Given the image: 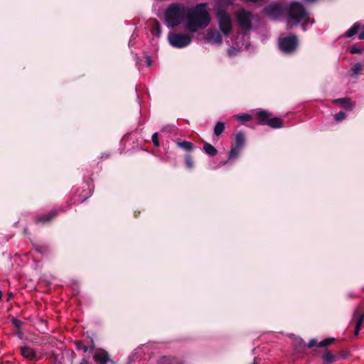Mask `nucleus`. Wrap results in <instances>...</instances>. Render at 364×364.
<instances>
[{
    "label": "nucleus",
    "mask_w": 364,
    "mask_h": 364,
    "mask_svg": "<svg viewBox=\"0 0 364 364\" xmlns=\"http://www.w3.org/2000/svg\"><path fill=\"white\" fill-rule=\"evenodd\" d=\"M187 6L183 3L170 4L164 12V21L168 28H176L186 19Z\"/></svg>",
    "instance_id": "nucleus-2"
},
{
    "label": "nucleus",
    "mask_w": 364,
    "mask_h": 364,
    "mask_svg": "<svg viewBox=\"0 0 364 364\" xmlns=\"http://www.w3.org/2000/svg\"><path fill=\"white\" fill-rule=\"evenodd\" d=\"M203 150L207 154L210 156H215L218 153L217 149L209 143L204 144Z\"/></svg>",
    "instance_id": "nucleus-20"
},
{
    "label": "nucleus",
    "mask_w": 364,
    "mask_h": 364,
    "mask_svg": "<svg viewBox=\"0 0 364 364\" xmlns=\"http://www.w3.org/2000/svg\"><path fill=\"white\" fill-rule=\"evenodd\" d=\"M353 318L356 320L354 334L355 336H358L360 330L364 326V304H360L355 310Z\"/></svg>",
    "instance_id": "nucleus-8"
},
{
    "label": "nucleus",
    "mask_w": 364,
    "mask_h": 364,
    "mask_svg": "<svg viewBox=\"0 0 364 364\" xmlns=\"http://www.w3.org/2000/svg\"><path fill=\"white\" fill-rule=\"evenodd\" d=\"M168 39L173 47L182 48L191 44L192 36L188 34L173 32L168 34Z\"/></svg>",
    "instance_id": "nucleus-5"
},
{
    "label": "nucleus",
    "mask_w": 364,
    "mask_h": 364,
    "mask_svg": "<svg viewBox=\"0 0 364 364\" xmlns=\"http://www.w3.org/2000/svg\"><path fill=\"white\" fill-rule=\"evenodd\" d=\"M333 341H334L333 338H327V339H325V340L321 341L318 344V346L320 347H326V346L331 345L333 342Z\"/></svg>",
    "instance_id": "nucleus-28"
},
{
    "label": "nucleus",
    "mask_w": 364,
    "mask_h": 364,
    "mask_svg": "<svg viewBox=\"0 0 364 364\" xmlns=\"http://www.w3.org/2000/svg\"><path fill=\"white\" fill-rule=\"evenodd\" d=\"M358 38L364 40V26L360 28V32L358 33Z\"/></svg>",
    "instance_id": "nucleus-37"
},
{
    "label": "nucleus",
    "mask_w": 364,
    "mask_h": 364,
    "mask_svg": "<svg viewBox=\"0 0 364 364\" xmlns=\"http://www.w3.org/2000/svg\"><path fill=\"white\" fill-rule=\"evenodd\" d=\"M176 128L174 125H167L162 129V131H166L170 133L174 132Z\"/></svg>",
    "instance_id": "nucleus-35"
},
{
    "label": "nucleus",
    "mask_w": 364,
    "mask_h": 364,
    "mask_svg": "<svg viewBox=\"0 0 364 364\" xmlns=\"http://www.w3.org/2000/svg\"><path fill=\"white\" fill-rule=\"evenodd\" d=\"M150 31L151 34L159 38L161 33V26L159 22L156 19H152L149 21Z\"/></svg>",
    "instance_id": "nucleus-10"
},
{
    "label": "nucleus",
    "mask_w": 364,
    "mask_h": 364,
    "mask_svg": "<svg viewBox=\"0 0 364 364\" xmlns=\"http://www.w3.org/2000/svg\"><path fill=\"white\" fill-rule=\"evenodd\" d=\"M334 102L341 104L347 110H351L354 107V104L348 98L336 99Z\"/></svg>",
    "instance_id": "nucleus-15"
},
{
    "label": "nucleus",
    "mask_w": 364,
    "mask_h": 364,
    "mask_svg": "<svg viewBox=\"0 0 364 364\" xmlns=\"http://www.w3.org/2000/svg\"><path fill=\"white\" fill-rule=\"evenodd\" d=\"M235 51H236V50H235V49H234V48H230V49H229V50H228V53H229V55H233V54H234V53H235Z\"/></svg>",
    "instance_id": "nucleus-39"
},
{
    "label": "nucleus",
    "mask_w": 364,
    "mask_h": 364,
    "mask_svg": "<svg viewBox=\"0 0 364 364\" xmlns=\"http://www.w3.org/2000/svg\"><path fill=\"white\" fill-rule=\"evenodd\" d=\"M333 355L329 352H326L323 355V360L324 363H329L333 360Z\"/></svg>",
    "instance_id": "nucleus-26"
},
{
    "label": "nucleus",
    "mask_w": 364,
    "mask_h": 364,
    "mask_svg": "<svg viewBox=\"0 0 364 364\" xmlns=\"http://www.w3.org/2000/svg\"><path fill=\"white\" fill-rule=\"evenodd\" d=\"M360 29V23H355L353 26L348 29L344 34V36L346 38H350L358 33V31Z\"/></svg>",
    "instance_id": "nucleus-19"
},
{
    "label": "nucleus",
    "mask_w": 364,
    "mask_h": 364,
    "mask_svg": "<svg viewBox=\"0 0 364 364\" xmlns=\"http://www.w3.org/2000/svg\"><path fill=\"white\" fill-rule=\"evenodd\" d=\"M235 117L239 121L242 122L250 120V116L247 114H237Z\"/></svg>",
    "instance_id": "nucleus-29"
},
{
    "label": "nucleus",
    "mask_w": 364,
    "mask_h": 364,
    "mask_svg": "<svg viewBox=\"0 0 364 364\" xmlns=\"http://www.w3.org/2000/svg\"><path fill=\"white\" fill-rule=\"evenodd\" d=\"M363 51V49L362 48H359L357 46H353L350 49V52L351 53H362Z\"/></svg>",
    "instance_id": "nucleus-33"
},
{
    "label": "nucleus",
    "mask_w": 364,
    "mask_h": 364,
    "mask_svg": "<svg viewBox=\"0 0 364 364\" xmlns=\"http://www.w3.org/2000/svg\"><path fill=\"white\" fill-rule=\"evenodd\" d=\"M145 63L148 67L151 66L152 61H151V58L150 56H146Z\"/></svg>",
    "instance_id": "nucleus-38"
},
{
    "label": "nucleus",
    "mask_w": 364,
    "mask_h": 364,
    "mask_svg": "<svg viewBox=\"0 0 364 364\" xmlns=\"http://www.w3.org/2000/svg\"><path fill=\"white\" fill-rule=\"evenodd\" d=\"M245 142V136L242 132H238L235 134V146L242 149Z\"/></svg>",
    "instance_id": "nucleus-18"
},
{
    "label": "nucleus",
    "mask_w": 364,
    "mask_h": 364,
    "mask_svg": "<svg viewBox=\"0 0 364 364\" xmlns=\"http://www.w3.org/2000/svg\"><path fill=\"white\" fill-rule=\"evenodd\" d=\"M185 162L187 168H192L193 167V161L191 156H186Z\"/></svg>",
    "instance_id": "nucleus-30"
},
{
    "label": "nucleus",
    "mask_w": 364,
    "mask_h": 364,
    "mask_svg": "<svg viewBox=\"0 0 364 364\" xmlns=\"http://www.w3.org/2000/svg\"><path fill=\"white\" fill-rule=\"evenodd\" d=\"M80 364H92L91 363H90L86 359H83L82 360V361L80 363Z\"/></svg>",
    "instance_id": "nucleus-40"
},
{
    "label": "nucleus",
    "mask_w": 364,
    "mask_h": 364,
    "mask_svg": "<svg viewBox=\"0 0 364 364\" xmlns=\"http://www.w3.org/2000/svg\"><path fill=\"white\" fill-rule=\"evenodd\" d=\"M346 115L345 112L341 111L335 114L334 119L336 121L340 122V121H342L343 119H344L346 118Z\"/></svg>",
    "instance_id": "nucleus-31"
},
{
    "label": "nucleus",
    "mask_w": 364,
    "mask_h": 364,
    "mask_svg": "<svg viewBox=\"0 0 364 364\" xmlns=\"http://www.w3.org/2000/svg\"><path fill=\"white\" fill-rule=\"evenodd\" d=\"M252 364H256V363H255V361Z\"/></svg>",
    "instance_id": "nucleus-45"
},
{
    "label": "nucleus",
    "mask_w": 364,
    "mask_h": 364,
    "mask_svg": "<svg viewBox=\"0 0 364 364\" xmlns=\"http://www.w3.org/2000/svg\"><path fill=\"white\" fill-rule=\"evenodd\" d=\"M206 38L214 44H220L223 40L220 33L216 31L208 32Z\"/></svg>",
    "instance_id": "nucleus-13"
},
{
    "label": "nucleus",
    "mask_w": 364,
    "mask_h": 364,
    "mask_svg": "<svg viewBox=\"0 0 364 364\" xmlns=\"http://www.w3.org/2000/svg\"><path fill=\"white\" fill-rule=\"evenodd\" d=\"M316 345H317V341L316 339H311L309 341L307 346H308V348H311L312 347H314Z\"/></svg>",
    "instance_id": "nucleus-36"
},
{
    "label": "nucleus",
    "mask_w": 364,
    "mask_h": 364,
    "mask_svg": "<svg viewBox=\"0 0 364 364\" xmlns=\"http://www.w3.org/2000/svg\"><path fill=\"white\" fill-rule=\"evenodd\" d=\"M265 124H267L268 126L274 129L281 128L283 127L282 119L278 117H274L270 119H268Z\"/></svg>",
    "instance_id": "nucleus-16"
},
{
    "label": "nucleus",
    "mask_w": 364,
    "mask_h": 364,
    "mask_svg": "<svg viewBox=\"0 0 364 364\" xmlns=\"http://www.w3.org/2000/svg\"><path fill=\"white\" fill-rule=\"evenodd\" d=\"M304 1H306V2L312 3V2L316 1V0H304Z\"/></svg>",
    "instance_id": "nucleus-41"
},
{
    "label": "nucleus",
    "mask_w": 364,
    "mask_h": 364,
    "mask_svg": "<svg viewBox=\"0 0 364 364\" xmlns=\"http://www.w3.org/2000/svg\"><path fill=\"white\" fill-rule=\"evenodd\" d=\"M158 364H173V363L170 357L163 356L158 360Z\"/></svg>",
    "instance_id": "nucleus-27"
},
{
    "label": "nucleus",
    "mask_w": 364,
    "mask_h": 364,
    "mask_svg": "<svg viewBox=\"0 0 364 364\" xmlns=\"http://www.w3.org/2000/svg\"><path fill=\"white\" fill-rule=\"evenodd\" d=\"M264 13L272 19H277L283 14L284 9L281 4H270L264 9Z\"/></svg>",
    "instance_id": "nucleus-9"
},
{
    "label": "nucleus",
    "mask_w": 364,
    "mask_h": 364,
    "mask_svg": "<svg viewBox=\"0 0 364 364\" xmlns=\"http://www.w3.org/2000/svg\"><path fill=\"white\" fill-rule=\"evenodd\" d=\"M134 38H135V35L133 33V34L132 35V39H134Z\"/></svg>",
    "instance_id": "nucleus-42"
},
{
    "label": "nucleus",
    "mask_w": 364,
    "mask_h": 364,
    "mask_svg": "<svg viewBox=\"0 0 364 364\" xmlns=\"http://www.w3.org/2000/svg\"><path fill=\"white\" fill-rule=\"evenodd\" d=\"M241 149H242L241 148L235 146L232 147V149L230 151V154H229V159L232 160V159H236L238 156V155L240 154Z\"/></svg>",
    "instance_id": "nucleus-24"
},
{
    "label": "nucleus",
    "mask_w": 364,
    "mask_h": 364,
    "mask_svg": "<svg viewBox=\"0 0 364 364\" xmlns=\"http://www.w3.org/2000/svg\"><path fill=\"white\" fill-rule=\"evenodd\" d=\"M225 129V124L222 122H218L214 127V134L217 136H220Z\"/></svg>",
    "instance_id": "nucleus-23"
},
{
    "label": "nucleus",
    "mask_w": 364,
    "mask_h": 364,
    "mask_svg": "<svg viewBox=\"0 0 364 364\" xmlns=\"http://www.w3.org/2000/svg\"><path fill=\"white\" fill-rule=\"evenodd\" d=\"M258 117L260 119V124H265L267 121H268V117L270 116V114L265 110H261L257 113Z\"/></svg>",
    "instance_id": "nucleus-22"
},
{
    "label": "nucleus",
    "mask_w": 364,
    "mask_h": 364,
    "mask_svg": "<svg viewBox=\"0 0 364 364\" xmlns=\"http://www.w3.org/2000/svg\"><path fill=\"white\" fill-rule=\"evenodd\" d=\"M93 358L98 364H107L108 360V353L105 350H99L95 353Z\"/></svg>",
    "instance_id": "nucleus-12"
},
{
    "label": "nucleus",
    "mask_w": 364,
    "mask_h": 364,
    "mask_svg": "<svg viewBox=\"0 0 364 364\" xmlns=\"http://www.w3.org/2000/svg\"><path fill=\"white\" fill-rule=\"evenodd\" d=\"M362 70L363 65L360 63H355L351 69L352 73L354 75H358Z\"/></svg>",
    "instance_id": "nucleus-25"
},
{
    "label": "nucleus",
    "mask_w": 364,
    "mask_h": 364,
    "mask_svg": "<svg viewBox=\"0 0 364 364\" xmlns=\"http://www.w3.org/2000/svg\"><path fill=\"white\" fill-rule=\"evenodd\" d=\"M8 296H13V294H12V293H9V294H8Z\"/></svg>",
    "instance_id": "nucleus-43"
},
{
    "label": "nucleus",
    "mask_w": 364,
    "mask_h": 364,
    "mask_svg": "<svg viewBox=\"0 0 364 364\" xmlns=\"http://www.w3.org/2000/svg\"><path fill=\"white\" fill-rule=\"evenodd\" d=\"M235 16L242 31L247 32L252 29V14L250 11L242 9L237 11Z\"/></svg>",
    "instance_id": "nucleus-6"
},
{
    "label": "nucleus",
    "mask_w": 364,
    "mask_h": 364,
    "mask_svg": "<svg viewBox=\"0 0 364 364\" xmlns=\"http://www.w3.org/2000/svg\"><path fill=\"white\" fill-rule=\"evenodd\" d=\"M74 343L77 350H82L84 353L90 352L94 349L92 341H91V346L90 347L87 346L82 341H75Z\"/></svg>",
    "instance_id": "nucleus-14"
},
{
    "label": "nucleus",
    "mask_w": 364,
    "mask_h": 364,
    "mask_svg": "<svg viewBox=\"0 0 364 364\" xmlns=\"http://www.w3.org/2000/svg\"><path fill=\"white\" fill-rule=\"evenodd\" d=\"M0 296H1V291L0 290Z\"/></svg>",
    "instance_id": "nucleus-44"
},
{
    "label": "nucleus",
    "mask_w": 364,
    "mask_h": 364,
    "mask_svg": "<svg viewBox=\"0 0 364 364\" xmlns=\"http://www.w3.org/2000/svg\"><path fill=\"white\" fill-rule=\"evenodd\" d=\"M21 353L24 358L30 360H34L36 358V353L34 350L28 346L21 347Z\"/></svg>",
    "instance_id": "nucleus-11"
},
{
    "label": "nucleus",
    "mask_w": 364,
    "mask_h": 364,
    "mask_svg": "<svg viewBox=\"0 0 364 364\" xmlns=\"http://www.w3.org/2000/svg\"><path fill=\"white\" fill-rule=\"evenodd\" d=\"M57 215V211L53 210L43 217H39L36 219V223H47L52 220Z\"/></svg>",
    "instance_id": "nucleus-17"
},
{
    "label": "nucleus",
    "mask_w": 364,
    "mask_h": 364,
    "mask_svg": "<svg viewBox=\"0 0 364 364\" xmlns=\"http://www.w3.org/2000/svg\"><path fill=\"white\" fill-rule=\"evenodd\" d=\"M177 146L188 152H191L193 149V146L192 143L186 141L182 142H177Z\"/></svg>",
    "instance_id": "nucleus-21"
},
{
    "label": "nucleus",
    "mask_w": 364,
    "mask_h": 364,
    "mask_svg": "<svg viewBox=\"0 0 364 364\" xmlns=\"http://www.w3.org/2000/svg\"><path fill=\"white\" fill-rule=\"evenodd\" d=\"M297 45L298 39L295 36L282 38L279 41V49L284 53H291L296 50Z\"/></svg>",
    "instance_id": "nucleus-7"
},
{
    "label": "nucleus",
    "mask_w": 364,
    "mask_h": 364,
    "mask_svg": "<svg viewBox=\"0 0 364 364\" xmlns=\"http://www.w3.org/2000/svg\"><path fill=\"white\" fill-rule=\"evenodd\" d=\"M287 14L288 26H294L300 23L303 30L306 31V26L309 23V14L301 3L291 2L287 8Z\"/></svg>",
    "instance_id": "nucleus-3"
},
{
    "label": "nucleus",
    "mask_w": 364,
    "mask_h": 364,
    "mask_svg": "<svg viewBox=\"0 0 364 364\" xmlns=\"http://www.w3.org/2000/svg\"><path fill=\"white\" fill-rule=\"evenodd\" d=\"M210 22V16L208 4L200 3L194 6H187L185 28L191 32L206 28Z\"/></svg>",
    "instance_id": "nucleus-1"
},
{
    "label": "nucleus",
    "mask_w": 364,
    "mask_h": 364,
    "mask_svg": "<svg viewBox=\"0 0 364 364\" xmlns=\"http://www.w3.org/2000/svg\"><path fill=\"white\" fill-rule=\"evenodd\" d=\"M216 17L221 32L225 36L230 35L232 30V21L230 14L223 8H219L216 11Z\"/></svg>",
    "instance_id": "nucleus-4"
},
{
    "label": "nucleus",
    "mask_w": 364,
    "mask_h": 364,
    "mask_svg": "<svg viewBox=\"0 0 364 364\" xmlns=\"http://www.w3.org/2000/svg\"><path fill=\"white\" fill-rule=\"evenodd\" d=\"M12 324L18 329L20 330L21 326L23 325V322L17 318H12L11 319Z\"/></svg>",
    "instance_id": "nucleus-32"
},
{
    "label": "nucleus",
    "mask_w": 364,
    "mask_h": 364,
    "mask_svg": "<svg viewBox=\"0 0 364 364\" xmlns=\"http://www.w3.org/2000/svg\"><path fill=\"white\" fill-rule=\"evenodd\" d=\"M151 139H152V142L154 143V145L155 146H159V137H158V133L157 132L154 133L152 135Z\"/></svg>",
    "instance_id": "nucleus-34"
}]
</instances>
